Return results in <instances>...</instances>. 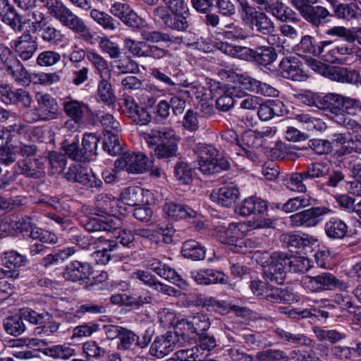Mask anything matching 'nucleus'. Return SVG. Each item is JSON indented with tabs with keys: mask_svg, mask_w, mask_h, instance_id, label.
<instances>
[{
	"mask_svg": "<svg viewBox=\"0 0 361 361\" xmlns=\"http://www.w3.org/2000/svg\"><path fill=\"white\" fill-rule=\"evenodd\" d=\"M142 135L149 147L155 146L154 152L158 159H167L177 155L178 140L175 130L171 128L152 129Z\"/></svg>",
	"mask_w": 361,
	"mask_h": 361,
	"instance_id": "nucleus-1",
	"label": "nucleus"
},
{
	"mask_svg": "<svg viewBox=\"0 0 361 361\" xmlns=\"http://www.w3.org/2000/svg\"><path fill=\"white\" fill-rule=\"evenodd\" d=\"M190 13L170 10L166 6H158L151 11L153 21L159 25L176 31L186 32L190 27Z\"/></svg>",
	"mask_w": 361,
	"mask_h": 361,
	"instance_id": "nucleus-2",
	"label": "nucleus"
},
{
	"mask_svg": "<svg viewBox=\"0 0 361 361\" xmlns=\"http://www.w3.org/2000/svg\"><path fill=\"white\" fill-rule=\"evenodd\" d=\"M343 96L336 93H329L322 97L319 109L326 112L329 117L336 123L353 133L361 130V126L355 120L342 113Z\"/></svg>",
	"mask_w": 361,
	"mask_h": 361,
	"instance_id": "nucleus-3",
	"label": "nucleus"
},
{
	"mask_svg": "<svg viewBox=\"0 0 361 361\" xmlns=\"http://www.w3.org/2000/svg\"><path fill=\"white\" fill-rule=\"evenodd\" d=\"M193 151L197 155L199 169L204 174L219 173L230 166L227 159L217 158L219 151L212 145L199 143Z\"/></svg>",
	"mask_w": 361,
	"mask_h": 361,
	"instance_id": "nucleus-4",
	"label": "nucleus"
},
{
	"mask_svg": "<svg viewBox=\"0 0 361 361\" xmlns=\"http://www.w3.org/2000/svg\"><path fill=\"white\" fill-rule=\"evenodd\" d=\"M312 267L306 257L288 255L275 252L262 264L263 271H309Z\"/></svg>",
	"mask_w": 361,
	"mask_h": 361,
	"instance_id": "nucleus-5",
	"label": "nucleus"
},
{
	"mask_svg": "<svg viewBox=\"0 0 361 361\" xmlns=\"http://www.w3.org/2000/svg\"><path fill=\"white\" fill-rule=\"evenodd\" d=\"M63 27L78 35L79 37L87 43H93L96 32L85 23V20L76 15L66 5L51 16Z\"/></svg>",
	"mask_w": 361,
	"mask_h": 361,
	"instance_id": "nucleus-6",
	"label": "nucleus"
},
{
	"mask_svg": "<svg viewBox=\"0 0 361 361\" xmlns=\"http://www.w3.org/2000/svg\"><path fill=\"white\" fill-rule=\"evenodd\" d=\"M35 99L37 106L27 113L31 122L48 121L58 117L59 107L54 97L48 93L37 92Z\"/></svg>",
	"mask_w": 361,
	"mask_h": 361,
	"instance_id": "nucleus-7",
	"label": "nucleus"
},
{
	"mask_svg": "<svg viewBox=\"0 0 361 361\" xmlns=\"http://www.w3.org/2000/svg\"><path fill=\"white\" fill-rule=\"evenodd\" d=\"M332 41H321L317 42L314 37L306 35L301 37L300 42L295 46V51L300 56H322L325 60L334 62L337 59L336 56L329 59L326 54L328 48L332 44Z\"/></svg>",
	"mask_w": 361,
	"mask_h": 361,
	"instance_id": "nucleus-8",
	"label": "nucleus"
},
{
	"mask_svg": "<svg viewBox=\"0 0 361 361\" xmlns=\"http://www.w3.org/2000/svg\"><path fill=\"white\" fill-rule=\"evenodd\" d=\"M149 166L147 157L142 152H126L115 161L116 169L129 173H145Z\"/></svg>",
	"mask_w": 361,
	"mask_h": 361,
	"instance_id": "nucleus-9",
	"label": "nucleus"
},
{
	"mask_svg": "<svg viewBox=\"0 0 361 361\" xmlns=\"http://www.w3.org/2000/svg\"><path fill=\"white\" fill-rule=\"evenodd\" d=\"M65 178L71 182L78 183L87 188H99L102 181L94 173L80 164H71L64 173Z\"/></svg>",
	"mask_w": 361,
	"mask_h": 361,
	"instance_id": "nucleus-10",
	"label": "nucleus"
},
{
	"mask_svg": "<svg viewBox=\"0 0 361 361\" xmlns=\"http://www.w3.org/2000/svg\"><path fill=\"white\" fill-rule=\"evenodd\" d=\"M301 284L304 288L312 292L331 289L333 287H337L340 289L348 288L345 282L340 281L331 274L326 273L317 276H305L301 279Z\"/></svg>",
	"mask_w": 361,
	"mask_h": 361,
	"instance_id": "nucleus-11",
	"label": "nucleus"
},
{
	"mask_svg": "<svg viewBox=\"0 0 361 361\" xmlns=\"http://www.w3.org/2000/svg\"><path fill=\"white\" fill-rule=\"evenodd\" d=\"M154 334V330L152 327L147 328L141 336L130 329L123 328L118 343V349L133 350L135 347L145 348L150 343Z\"/></svg>",
	"mask_w": 361,
	"mask_h": 361,
	"instance_id": "nucleus-12",
	"label": "nucleus"
},
{
	"mask_svg": "<svg viewBox=\"0 0 361 361\" xmlns=\"http://www.w3.org/2000/svg\"><path fill=\"white\" fill-rule=\"evenodd\" d=\"M30 236L40 242L35 243L30 246V255L32 257L47 253L48 247L44 245V243L52 245L57 243V237L55 234L35 226H30Z\"/></svg>",
	"mask_w": 361,
	"mask_h": 361,
	"instance_id": "nucleus-13",
	"label": "nucleus"
},
{
	"mask_svg": "<svg viewBox=\"0 0 361 361\" xmlns=\"http://www.w3.org/2000/svg\"><path fill=\"white\" fill-rule=\"evenodd\" d=\"M326 213V209L322 207L305 209L290 216V225L293 227L315 226L322 221L323 215Z\"/></svg>",
	"mask_w": 361,
	"mask_h": 361,
	"instance_id": "nucleus-14",
	"label": "nucleus"
},
{
	"mask_svg": "<svg viewBox=\"0 0 361 361\" xmlns=\"http://www.w3.org/2000/svg\"><path fill=\"white\" fill-rule=\"evenodd\" d=\"M245 223H231L228 227L222 226L224 229L225 236H222L221 242L230 247V250L236 253L245 251L243 246V242L240 238L243 229L245 227Z\"/></svg>",
	"mask_w": 361,
	"mask_h": 361,
	"instance_id": "nucleus-15",
	"label": "nucleus"
},
{
	"mask_svg": "<svg viewBox=\"0 0 361 361\" xmlns=\"http://www.w3.org/2000/svg\"><path fill=\"white\" fill-rule=\"evenodd\" d=\"M84 228L88 232L116 231L121 226V220L114 216L87 217L83 222Z\"/></svg>",
	"mask_w": 361,
	"mask_h": 361,
	"instance_id": "nucleus-16",
	"label": "nucleus"
},
{
	"mask_svg": "<svg viewBox=\"0 0 361 361\" xmlns=\"http://www.w3.org/2000/svg\"><path fill=\"white\" fill-rule=\"evenodd\" d=\"M0 99L6 105L21 104L25 107H30L32 102L27 90L22 88L13 90L8 85H0Z\"/></svg>",
	"mask_w": 361,
	"mask_h": 361,
	"instance_id": "nucleus-17",
	"label": "nucleus"
},
{
	"mask_svg": "<svg viewBox=\"0 0 361 361\" xmlns=\"http://www.w3.org/2000/svg\"><path fill=\"white\" fill-rule=\"evenodd\" d=\"M279 71L286 79L293 81H305L307 75L301 68V63L295 57H284L280 62Z\"/></svg>",
	"mask_w": 361,
	"mask_h": 361,
	"instance_id": "nucleus-18",
	"label": "nucleus"
},
{
	"mask_svg": "<svg viewBox=\"0 0 361 361\" xmlns=\"http://www.w3.org/2000/svg\"><path fill=\"white\" fill-rule=\"evenodd\" d=\"M13 49L23 61L30 59L37 49V43L29 30H25L16 40L13 41Z\"/></svg>",
	"mask_w": 361,
	"mask_h": 361,
	"instance_id": "nucleus-19",
	"label": "nucleus"
},
{
	"mask_svg": "<svg viewBox=\"0 0 361 361\" xmlns=\"http://www.w3.org/2000/svg\"><path fill=\"white\" fill-rule=\"evenodd\" d=\"M237 80L249 92L261 94L265 97H275L278 95V90L269 84L261 82L255 78L244 74H237Z\"/></svg>",
	"mask_w": 361,
	"mask_h": 361,
	"instance_id": "nucleus-20",
	"label": "nucleus"
},
{
	"mask_svg": "<svg viewBox=\"0 0 361 361\" xmlns=\"http://www.w3.org/2000/svg\"><path fill=\"white\" fill-rule=\"evenodd\" d=\"M109 13L128 27H137L139 26L140 18L128 4L114 2L110 6Z\"/></svg>",
	"mask_w": 361,
	"mask_h": 361,
	"instance_id": "nucleus-21",
	"label": "nucleus"
},
{
	"mask_svg": "<svg viewBox=\"0 0 361 361\" xmlns=\"http://www.w3.org/2000/svg\"><path fill=\"white\" fill-rule=\"evenodd\" d=\"M175 337L171 332L156 336L149 348V354L157 358H162L174 350Z\"/></svg>",
	"mask_w": 361,
	"mask_h": 361,
	"instance_id": "nucleus-22",
	"label": "nucleus"
},
{
	"mask_svg": "<svg viewBox=\"0 0 361 361\" xmlns=\"http://www.w3.org/2000/svg\"><path fill=\"white\" fill-rule=\"evenodd\" d=\"M280 241L283 247L290 250H304L307 247H311L317 243V239L307 233H287L280 235Z\"/></svg>",
	"mask_w": 361,
	"mask_h": 361,
	"instance_id": "nucleus-23",
	"label": "nucleus"
},
{
	"mask_svg": "<svg viewBox=\"0 0 361 361\" xmlns=\"http://www.w3.org/2000/svg\"><path fill=\"white\" fill-rule=\"evenodd\" d=\"M239 197V190L233 184L224 185L216 190H213L210 195L212 201L226 207L234 204Z\"/></svg>",
	"mask_w": 361,
	"mask_h": 361,
	"instance_id": "nucleus-24",
	"label": "nucleus"
},
{
	"mask_svg": "<svg viewBox=\"0 0 361 361\" xmlns=\"http://www.w3.org/2000/svg\"><path fill=\"white\" fill-rule=\"evenodd\" d=\"M178 325L191 334L196 335H203L209 326L210 322L209 317L204 314L197 313L190 316L186 319H181Z\"/></svg>",
	"mask_w": 361,
	"mask_h": 361,
	"instance_id": "nucleus-25",
	"label": "nucleus"
},
{
	"mask_svg": "<svg viewBox=\"0 0 361 361\" xmlns=\"http://www.w3.org/2000/svg\"><path fill=\"white\" fill-rule=\"evenodd\" d=\"M257 109L258 117L263 121L281 116L287 112L286 106L279 99H268L263 103L261 102Z\"/></svg>",
	"mask_w": 361,
	"mask_h": 361,
	"instance_id": "nucleus-26",
	"label": "nucleus"
},
{
	"mask_svg": "<svg viewBox=\"0 0 361 361\" xmlns=\"http://www.w3.org/2000/svg\"><path fill=\"white\" fill-rule=\"evenodd\" d=\"M45 159L37 158L17 163L16 172L27 178H40L44 174Z\"/></svg>",
	"mask_w": 361,
	"mask_h": 361,
	"instance_id": "nucleus-27",
	"label": "nucleus"
},
{
	"mask_svg": "<svg viewBox=\"0 0 361 361\" xmlns=\"http://www.w3.org/2000/svg\"><path fill=\"white\" fill-rule=\"evenodd\" d=\"M267 203L260 197L251 196L245 199L235 211L243 216L251 214H264L267 211Z\"/></svg>",
	"mask_w": 361,
	"mask_h": 361,
	"instance_id": "nucleus-28",
	"label": "nucleus"
},
{
	"mask_svg": "<svg viewBox=\"0 0 361 361\" xmlns=\"http://www.w3.org/2000/svg\"><path fill=\"white\" fill-rule=\"evenodd\" d=\"M250 288L255 295L262 299L271 302H281V288L267 286L266 283L261 280L252 281Z\"/></svg>",
	"mask_w": 361,
	"mask_h": 361,
	"instance_id": "nucleus-29",
	"label": "nucleus"
},
{
	"mask_svg": "<svg viewBox=\"0 0 361 361\" xmlns=\"http://www.w3.org/2000/svg\"><path fill=\"white\" fill-rule=\"evenodd\" d=\"M252 30L267 35L275 32V25L272 20L263 12L256 11L246 21Z\"/></svg>",
	"mask_w": 361,
	"mask_h": 361,
	"instance_id": "nucleus-30",
	"label": "nucleus"
},
{
	"mask_svg": "<svg viewBox=\"0 0 361 361\" xmlns=\"http://www.w3.org/2000/svg\"><path fill=\"white\" fill-rule=\"evenodd\" d=\"M6 71L11 75L13 79L23 85H29L31 78L27 71L20 63V61L14 56L6 59L4 61Z\"/></svg>",
	"mask_w": 361,
	"mask_h": 361,
	"instance_id": "nucleus-31",
	"label": "nucleus"
},
{
	"mask_svg": "<svg viewBox=\"0 0 361 361\" xmlns=\"http://www.w3.org/2000/svg\"><path fill=\"white\" fill-rule=\"evenodd\" d=\"M163 210L169 218L174 220L195 218L197 214L196 212L190 207L173 201L166 202Z\"/></svg>",
	"mask_w": 361,
	"mask_h": 361,
	"instance_id": "nucleus-32",
	"label": "nucleus"
},
{
	"mask_svg": "<svg viewBox=\"0 0 361 361\" xmlns=\"http://www.w3.org/2000/svg\"><path fill=\"white\" fill-rule=\"evenodd\" d=\"M327 73L330 79L337 82L361 83V74L356 70L337 66L329 69Z\"/></svg>",
	"mask_w": 361,
	"mask_h": 361,
	"instance_id": "nucleus-33",
	"label": "nucleus"
},
{
	"mask_svg": "<svg viewBox=\"0 0 361 361\" xmlns=\"http://www.w3.org/2000/svg\"><path fill=\"white\" fill-rule=\"evenodd\" d=\"M248 60L253 59L257 64L267 66L276 60L277 54L272 47L262 46L255 49L250 48L247 53Z\"/></svg>",
	"mask_w": 361,
	"mask_h": 361,
	"instance_id": "nucleus-34",
	"label": "nucleus"
},
{
	"mask_svg": "<svg viewBox=\"0 0 361 361\" xmlns=\"http://www.w3.org/2000/svg\"><path fill=\"white\" fill-rule=\"evenodd\" d=\"M302 17L314 27H319L328 22L330 12L324 6H312L300 13Z\"/></svg>",
	"mask_w": 361,
	"mask_h": 361,
	"instance_id": "nucleus-35",
	"label": "nucleus"
},
{
	"mask_svg": "<svg viewBox=\"0 0 361 361\" xmlns=\"http://www.w3.org/2000/svg\"><path fill=\"white\" fill-rule=\"evenodd\" d=\"M110 301L114 305H124L132 309H138L144 304L149 303L150 298H143L136 294L119 293L112 295L110 298Z\"/></svg>",
	"mask_w": 361,
	"mask_h": 361,
	"instance_id": "nucleus-36",
	"label": "nucleus"
},
{
	"mask_svg": "<svg viewBox=\"0 0 361 361\" xmlns=\"http://www.w3.org/2000/svg\"><path fill=\"white\" fill-rule=\"evenodd\" d=\"M65 114L75 121H82L85 114L88 111V106L82 102L66 98L63 102Z\"/></svg>",
	"mask_w": 361,
	"mask_h": 361,
	"instance_id": "nucleus-37",
	"label": "nucleus"
},
{
	"mask_svg": "<svg viewBox=\"0 0 361 361\" xmlns=\"http://www.w3.org/2000/svg\"><path fill=\"white\" fill-rule=\"evenodd\" d=\"M243 92L234 85H228L225 87L224 93L218 97L216 101V107L221 111H228L231 110L235 102V97H240Z\"/></svg>",
	"mask_w": 361,
	"mask_h": 361,
	"instance_id": "nucleus-38",
	"label": "nucleus"
},
{
	"mask_svg": "<svg viewBox=\"0 0 361 361\" xmlns=\"http://www.w3.org/2000/svg\"><path fill=\"white\" fill-rule=\"evenodd\" d=\"M90 16L98 25L106 31L115 32L121 25L120 23L111 13L109 14L98 9H92Z\"/></svg>",
	"mask_w": 361,
	"mask_h": 361,
	"instance_id": "nucleus-39",
	"label": "nucleus"
},
{
	"mask_svg": "<svg viewBox=\"0 0 361 361\" xmlns=\"http://www.w3.org/2000/svg\"><path fill=\"white\" fill-rule=\"evenodd\" d=\"M194 281L202 285L226 284L229 279L224 272H190Z\"/></svg>",
	"mask_w": 361,
	"mask_h": 361,
	"instance_id": "nucleus-40",
	"label": "nucleus"
},
{
	"mask_svg": "<svg viewBox=\"0 0 361 361\" xmlns=\"http://www.w3.org/2000/svg\"><path fill=\"white\" fill-rule=\"evenodd\" d=\"M325 233L332 239H342L348 232L346 224L337 218H331L325 224Z\"/></svg>",
	"mask_w": 361,
	"mask_h": 361,
	"instance_id": "nucleus-41",
	"label": "nucleus"
},
{
	"mask_svg": "<svg viewBox=\"0 0 361 361\" xmlns=\"http://www.w3.org/2000/svg\"><path fill=\"white\" fill-rule=\"evenodd\" d=\"M121 196L123 203L129 206L137 207L144 202V191L140 187L126 188L122 191Z\"/></svg>",
	"mask_w": 361,
	"mask_h": 361,
	"instance_id": "nucleus-42",
	"label": "nucleus"
},
{
	"mask_svg": "<svg viewBox=\"0 0 361 361\" xmlns=\"http://www.w3.org/2000/svg\"><path fill=\"white\" fill-rule=\"evenodd\" d=\"M181 252L184 257L192 260H201L205 256L204 247L194 240L184 242L182 245Z\"/></svg>",
	"mask_w": 361,
	"mask_h": 361,
	"instance_id": "nucleus-43",
	"label": "nucleus"
},
{
	"mask_svg": "<svg viewBox=\"0 0 361 361\" xmlns=\"http://www.w3.org/2000/svg\"><path fill=\"white\" fill-rule=\"evenodd\" d=\"M37 30L42 39L47 43L56 44L61 41L63 35L61 30L52 23L45 22Z\"/></svg>",
	"mask_w": 361,
	"mask_h": 361,
	"instance_id": "nucleus-44",
	"label": "nucleus"
},
{
	"mask_svg": "<svg viewBox=\"0 0 361 361\" xmlns=\"http://www.w3.org/2000/svg\"><path fill=\"white\" fill-rule=\"evenodd\" d=\"M0 260L1 264L9 269L25 267L27 264L25 257L13 250L4 252Z\"/></svg>",
	"mask_w": 361,
	"mask_h": 361,
	"instance_id": "nucleus-45",
	"label": "nucleus"
},
{
	"mask_svg": "<svg viewBox=\"0 0 361 361\" xmlns=\"http://www.w3.org/2000/svg\"><path fill=\"white\" fill-rule=\"evenodd\" d=\"M1 16L14 32H20L23 30L25 23L22 20V16L12 5Z\"/></svg>",
	"mask_w": 361,
	"mask_h": 361,
	"instance_id": "nucleus-46",
	"label": "nucleus"
},
{
	"mask_svg": "<svg viewBox=\"0 0 361 361\" xmlns=\"http://www.w3.org/2000/svg\"><path fill=\"white\" fill-rule=\"evenodd\" d=\"M313 332L319 341L331 343H338L346 337L343 332L336 329H326L319 326H314Z\"/></svg>",
	"mask_w": 361,
	"mask_h": 361,
	"instance_id": "nucleus-47",
	"label": "nucleus"
},
{
	"mask_svg": "<svg viewBox=\"0 0 361 361\" xmlns=\"http://www.w3.org/2000/svg\"><path fill=\"white\" fill-rule=\"evenodd\" d=\"M140 35L144 42H151L158 44L160 42L164 43H173L175 42L174 37L166 32L159 30H144L141 32Z\"/></svg>",
	"mask_w": 361,
	"mask_h": 361,
	"instance_id": "nucleus-48",
	"label": "nucleus"
},
{
	"mask_svg": "<svg viewBox=\"0 0 361 361\" xmlns=\"http://www.w3.org/2000/svg\"><path fill=\"white\" fill-rule=\"evenodd\" d=\"M334 8L335 15L338 18L345 19L350 20L352 19L357 18L361 16V10L355 4H340Z\"/></svg>",
	"mask_w": 361,
	"mask_h": 361,
	"instance_id": "nucleus-49",
	"label": "nucleus"
},
{
	"mask_svg": "<svg viewBox=\"0 0 361 361\" xmlns=\"http://www.w3.org/2000/svg\"><path fill=\"white\" fill-rule=\"evenodd\" d=\"M44 353L55 359L66 360L75 355V350L68 345H54L44 348Z\"/></svg>",
	"mask_w": 361,
	"mask_h": 361,
	"instance_id": "nucleus-50",
	"label": "nucleus"
},
{
	"mask_svg": "<svg viewBox=\"0 0 361 361\" xmlns=\"http://www.w3.org/2000/svg\"><path fill=\"white\" fill-rule=\"evenodd\" d=\"M4 326L7 334L15 336L20 335L25 330V326L20 312L19 315L8 317L4 321Z\"/></svg>",
	"mask_w": 361,
	"mask_h": 361,
	"instance_id": "nucleus-51",
	"label": "nucleus"
},
{
	"mask_svg": "<svg viewBox=\"0 0 361 361\" xmlns=\"http://www.w3.org/2000/svg\"><path fill=\"white\" fill-rule=\"evenodd\" d=\"M97 118L104 128L103 134L104 133H110L112 132L118 133L121 131L120 123L111 114L102 112L97 114Z\"/></svg>",
	"mask_w": 361,
	"mask_h": 361,
	"instance_id": "nucleus-52",
	"label": "nucleus"
},
{
	"mask_svg": "<svg viewBox=\"0 0 361 361\" xmlns=\"http://www.w3.org/2000/svg\"><path fill=\"white\" fill-rule=\"evenodd\" d=\"M87 59L97 71L100 78L110 75L108 62L98 53L89 51L87 52Z\"/></svg>",
	"mask_w": 361,
	"mask_h": 361,
	"instance_id": "nucleus-53",
	"label": "nucleus"
},
{
	"mask_svg": "<svg viewBox=\"0 0 361 361\" xmlns=\"http://www.w3.org/2000/svg\"><path fill=\"white\" fill-rule=\"evenodd\" d=\"M295 118L303 123L308 130L322 131L326 128V124L322 119L312 116L309 114H296Z\"/></svg>",
	"mask_w": 361,
	"mask_h": 361,
	"instance_id": "nucleus-54",
	"label": "nucleus"
},
{
	"mask_svg": "<svg viewBox=\"0 0 361 361\" xmlns=\"http://www.w3.org/2000/svg\"><path fill=\"white\" fill-rule=\"evenodd\" d=\"M219 49L223 53L232 57L248 60L247 53L250 51V48L248 47L221 42L219 44Z\"/></svg>",
	"mask_w": 361,
	"mask_h": 361,
	"instance_id": "nucleus-55",
	"label": "nucleus"
},
{
	"mask_svg": "<svg viewBox=\"0 0 361 361\" xmlns=\"http://www.w3.org/2000/svg\"><path fill=\"white\" fill-rule=\"evenodd\" d=\"M276 334L279 338L291 344L310 345L312 341L303 334H295L282 329H277Z\"/></svg>",
	"mask_w": 361,
	"mask_h": 361,
	"instance_id": "nucleus-56",
	"label": "nucleus"
},
{
	"mask_svg": "<svg viewBox=\"0 0 361 361\" xmlns=\"http://www.w3.org/2000/svg\"><path fill=\"white\" fill-rule=\"evenodd\" d=\"M103 149L109 154L116 156L119 154L121 147L119 143L118 133H104L103 134Z\"/></svg>",
	"mask_w": 361,
	"mask_h": 361,
	"instance_id": "nucleus-57",
	"label": "nucleus"
},
{
	"mask_svg": "<svg viewBox=\"0 0 361 361\" xmlns=\"http://www.w3.org/2000/svg\"><path fill=\"white\" fill-rule=\"evenodd\" d=\"M311 205V198L306 195H302L289 199L282 207V209L287 212H293L300 209Z\"/></svg>",
	"mask_w": 361,
	"mask_h": 361,
	"instance_id": "nucleus-58",
	"label": "nucleus"
},
{
	"mask_svg": "<svg viewBox=\"0 0 361 361\" xmlns=\"http://www.w3.org/2000/svg\"><path fill=\"white\" fill-rule=\"evenodd\" d=\"M99 138L94 133H85L82 138V149L87 157L89 161L92 159V157L97 155V145Z\"/></svg>",
	"mask_w": 361,
	"mask_h": 361,
	"instance_id": "nucleus-59",
	"label": "nucleus"
},
{
	"mask_svg": "<svg viewBox=\"0 0 361 361\" xmlns=\"http://www.w3.org/2000/svg\"><path fill=\"white\" fill-rule=\"evenodd\" d=\"M23 320L34 325H42L50 319L48 313H39L30 308H23L20 310Z\"/></svg>",
	"mask_w": 361,
	"mask_h": 361,
	"instance_id": "nucleus-60",
	"label": "nucleus"
},
{
	"mask_svg": "<svg viewBox=\"0 0 361 361\" xmlns=\"http://www.w3.org/2000/svg\"><path fill=\"white\" fill-rule=\"evenodd\" d=\"M47 159L53 174H59L64 170L66 164V157L64 154L52 151L49 152Z\"/></svg>",
	"mask_w": 361,
	"mask_h": 361,
	"instance_id": "nucleus-61",
	"label": "nucleus"
},
{
	"mask_svg": "<svg viewBox=\"0 0 361 361\" xmlns=\"http://www.w3.org/2000/svg\"><path fill=\"white\" fill-rule=\"evenodd\" d=\"M97 94L102 101L108 104H113L115 96L111 84L105 78H101L98 83Z\"/></svg>",
	"mask_w": 361,
	"mask_h": 361,
	"instance_id": "nucleus-62",
	"label": "nucleus"
},
{
	"mask_svg": "<svg viewBox=\"0 0 361 361\" xmlns=\"http://www.w3.org/2000/svg\"><path fill=\"white\" fill-rule=\"evenodd\" d=\"M176 178L183 184H189L192 180V170L188 164L184 161L176 163L174 169Z\"/></svg>",
	"mask_w": 361,
	"mask_h": 361,
	"instance_id": "nucleus-63",
	"label": "nucleus"
},
{
	"mask_svg": "<svg viewBox=\"0 0 361 361\" xmlns=\"http://www.w3.org/2000/svg\"><path fill=\"white\" fill-rule=\"evenodd\" d=\"M222 33L226 39L230 40L245 39L247 37L246 31L234 23L225 25Z\"/></svg>",
	"mask_w": 361,
	"mask_h": 361,
	"instance_id": "nucleus-64",
	"label": "nucleus"
}]
</instances>
